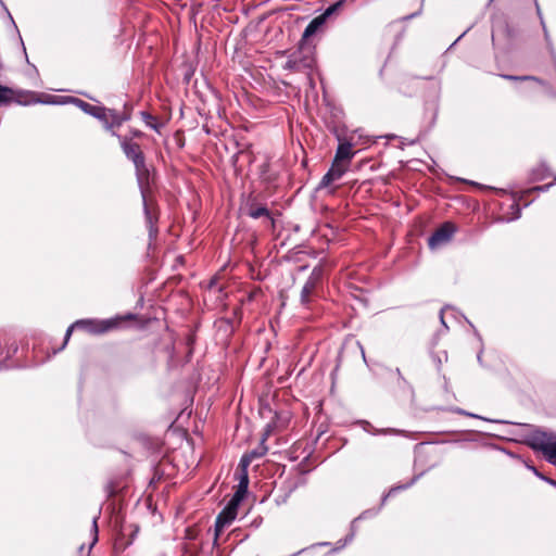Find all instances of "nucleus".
<instances>
[{"label":"nucleus","mask_w":556,"mask_h":556,"mask_svg":"<svg viewBox=\"0 0 556 556\" xmlns=\"http://www.w3.org/2000/svg\"><path fill=\"white\" fill-rule=\"evenodd\" d=\"M551 483H553L554 485H556V482H554V481H551Z\"/></svg>","instance_id":"393cba45"},{"label":"nucleus","mask_w":556,"mask_h":556,"mask_svg":"<svg viewBox=\"0 0 556 556\" xmlns=\"http://www.w3.org/2000/svg\"><path fill=\"white\" fill-rule=\"evenodd\" d=\"M146 214H147V218H148L149 223L152 224L151 216L147 208H146Z\"/></svg>","instance_id":"aec40b11"},{"label":"nucleus","mask_w":556,"mask_h":556,"mask_svg":"<svg viewBox=\"0 0 556 556\" xmlns=\"http://www.w3.org/2000/svg\"><path fill=\"white\" fill-rule=\"evenodd\" d=\"M313 64L314 59L312 52L309 50H306L305 42L301 40L299 49L289 55L285 68L300 72L303 70L311 68Z\"/></svg>","instance_id":"423d86ee"},{"label":"nucleus","mask_w":556,"mask_h":556,"mask_svg":"<svg viewBox=\"0 0 556 556\" xmlns=\"http://www.w3.org/2000/svg\"><path fill=\"white\" fill-rule=\"evenodd\" d=\"M536 189H538V190H540V191H544V190H546V189H547V186H544V187H538Z\"/></svg>","instance_id":"412c9836"},{"label":"nucleus","mask_w":556,"mask_h":556,"mask_svg":"<svg viewBox=\"0 0 556 556\" xmlns=\"http://www.w3.org/2000/svg\"><path fill=\"white\" fill-rule=\"evenodd\" d=\"M248 485H249L248 473L243 472L241 478H240L237 491L235 492L233 495H239L240 500L242 501L244 495H245V493H247V491H248Z\"/></svg>","instance_id":"f8f14e48"},{"label":"nucleus","mask_w":556,"mask_h":556,"mask_svg":"<svg viewBox=\"0 0 556 556\" xmlns=\"http://www.w3.org/2000/svg\"><path fill=\"white\" fill-rule=\"evenodd\" d=\"M265 451L266 448H263L261 452L253 451L250 455H243L240 460V465L243 467V472H247V467L250 465L251 459L264 455Z\"/></svg>","instance_id":"ddd939ff"},{"label":"nucleus","mask_w":556,"mask_h":556,"mask_svg":"<svg viewBox=\"0 0 556 556\" xmlns=\"http://www.w3.org/2000/svg\"><path fill=\"white\" fill-rule=\"evenodd\" d=\"M528 444L541 452L549 464L556 465V433L533 431L528 438Z\"/></svg>","instance_id":"20e7f679"},{"label":"nucleus","mask_w":556,"mask_h":556,"mask_svg":"<svg viewBox=\"0 0 556 556\" xmlns=\"http://www.w3.org/2000/svg\"><path fill=\"white\" fill-rule=\"evenodd\" d=\"M320 278V269L314 268L307 280L305 281L301 291V303L307 305L309 303V296L314 292L318 280Z\"/></svg>","instance_id":"9d476101"},{"label":"nucleus","mask_w":556,"mask_h":556,"mask_svg":"<svg viewBox=\"0 0 556 556\" xmlns=\"http://www.w3.org/2000/svg\"><path fill=\"white\" fill-rule=\"evenodd\" d=\"M456 231V227L452 223H444L429 238V247L431 249L439 248L447 243Z\"/></svg>","instance_id":"0eeeda50"},{"label":"nucleus","mask_w":556,"mask_h":556,"mask_svg":"<svg viewBox=\"0 0 556 556\" xmlns=\"http://www.w3.org/2000/svg\"><path fill=\"white\" fill-rule=\"evenodd\" d=\"M502 77L505 79H509V80L534 79L533 77H530V76L519 77V76H513V75H503Z\"/></svg>","instance_id":"f3484780"},{"label":"nucleus","mask_w":556,"mask_h":556,"mask_svg":"<svg viewBox=\"0 0 556 556\" xmlns=\"http://www.w3.org/2000/svg\"><path fill=\"white\" fill-rule=\"evenodd\" d=\"M372 433L374 434H396V435L408 437V433L405 430H397V429H393V428L375 430Z\"/></svg>","instance_id":"4468645a"},{"label":"nucleus","mask_w":556,"mask_h":556,"mask_svg":"<svg viewBox=\"0 0 556 556\" xmlns=\"http://www.w3.org/2000/svg\"><path fill=\"white\" fill-rule=\"evenodd\" d=\"M97 517L93 518L92 520V529H93V532H94V538H93V542L92 544H94L98 540V525H97Z\"/></svg>","instance_id":"a211bd4d"},{"label":"nucleus","mask_w":556,"mask_h":556,"mask_svg":"<svg viewBox=\"0 0 556 556\" xmlns=\"http://www.w3.org/2000/svg\"><path fill=\"white\" fill-rule=\"evenodd\" d=\"M112 135L118 138L122 150L126 157L134 163L139 185L142 188L143 181L148 180L149 170L146 165L144 155L140 146L125 137L119 136L115 131H112Z\"/></svg>","instance_id":"f03ea898"},{"label":"nucleus","mask_w":556,"mask_h":556,"mask_svg":"<svg viewBox=\"0 0 556 556\" xmlns=\"http://www.w3.org/2000/svg\"><path fill=\"white\" fill-rule=\"evenodd\" d=\"M441 323L445 326V321L443 319V315H441Z\"/></svg>","instance_id":"b1692460"},{"label":"nucleus","mask_w":556,"mask_h":556,"mask_svg":"<svg viewBox=\"0 0 556 556\" xmlns=\"http://www.w3.org/2000/svg\"><path fill=\"white\" fill-rule=\"evenodd\" d=\"M355 152L353 144L349 141L340 142L329 170L321 178L318 188L323 189L339 180L348 172L351 160Z\"/></svg>","instance_id":"f257e3e1"},{"label":"nucleus","mask_w":556,"mask_h":556,"mask_svg":"<svg viewBox=\"0 0 556 556\" xmlns=\"http://www.w3.org/2000/svg\"><path fill=\"white\" fill-rule=\"evenodd\" d=\"M73 101L85 113L102 121L108 129H111L115 126L118 127L124 122H126L130 118V116L128 114H119L115 110L105 109L103 106L92 105V104L85 102L80 99H74Z\"/></svg>","instance_id":"7ed1b4c3"},{"label":"nucleus","mask_w":556,"mask_h":556,"mask_svg":"<svg viewBox=\"0 0 556 556\" xmlns=\"http://www.w3.org/2000/svg\"><path fill=\"white\" fill-rule=\"evenodd\" d=\"M400 489H402V486L393 488V489H391L390 493L395 492V491H397Z\"/></svg>","instance_id":"4be33fe9"},{"label":"nucleus","mask_w":556,"mask_h":556,"mask_svg":"<svg viewBox=\"0 0 556 556\" xmlns=\"http://www.w3.org/2000/svg\"><path fill=\"white\" fill-rule=\"evenodd\" d=\"M242 501L239 495H232L225 508L218 514L215 521V539L217 542L218 536L223 530L228 527L237 517L239 505Z\"/></svg>","instance_id":"39448f33"},{"label":"nucleus","mask_w":556,"mask_h":556,"mask_svg":"<svg viewBox=\"0 0 556 556\" xmlns=\"http://www.w3.org/2000/svg\"><path fill=\"white\" fill-rule=\"evenodd\" d=\"M116 323L114 320H105L101 323V326L98 328L91 327L92 321L91 320H78L75 324H73L66 331L65 340H67L72 333L73 328L75 327H86L89 331L94 333H102L110 329H112Z\"/></svg>","instance_id":"1a4fd4ad"},{"label":"nucleus","mask_w":556,"mask_h":556,"mask_svg":"<svg viewBox=\"0 0 556 556\" xmlns=\"http://www.w3.org/2000/svg\"><path fill=\"white\" fill-rule=\"evenodd\" d=\"M12 90L0 85V103H5L11 99Z\"/></svg>","instance_id":"dca6fc26"},{"label":"nucleus","mask_w":556,"mask_h":556,"mask_svg":"<svg viewBox=\"0 0 556 556\" xmlns=\"http://www.w3.org/2000/svg\"><path fill=\"white\" fill-rule=\"evenodd\" d=\"M333 10L334 7H330L323 14L313 18L304 29L301 40L305 42L306 39L315 35L324 26L326 20L328 18L329 15H331Z\"/></svg>","instance_id":"6e6552de"},{"label":"nucleus","mask_w":556,"mask_h":556,"mask_svg":"<svg viewBox=\"0 0 556 556\" xmlns=\"http://www.w3.org/2000/svg\"><path fill=\"white\" fill-rule=\"evenodd\" d=\"M132 135H134L135 137H140V136L142 135V132H141L140 130H134V131H132Z\"/></svg>","instance_id":"6ab92c4d"},{"label":"nucleus","mask_w":556,"mask_h":556,"mask_svg":"<svg viewBox=\"0 0 556 556\" xmlns=\"http://www.w3.org/2000/svg\"><path fill=\"white\" fill-rule=\"evenodd\" d=\"M249 216L254 219L265 216L270 220L271 225L274 226V219L271 218L269 211L265 206L252 207L249 211Z\"/></svg>","instance_id":"9b49d317"},{"label":"nucleus","mask_w":556,"mask_h":556,"mask_svg":"<svg viewBox=\"0 0 556 556\" xmlns=\"http://www.w3.org/2000/svg\"><path fill=\"white\" fill-rule=\"evenodd\" d=\"M141 117L147 126L157 130L156 119L153 115L148 112H141Z\"/></svg>","instance_id":"2eb2a0df"},{"label":"nucleus","mask_w":556,"mask_h":556,"mask_svg":"<svg viewBox=\"0 0 556 556\" xmlns=\"http://www.w3.org/2000/svg\"><path fill=\"white\" fill-rule=\"evenodd\" d=\"M532 469H533V472H534L536 476L541 477V476L539 475V472L536 471V469H535V468H532Z\"/></svg>","instance_id":"5701e85b"}]
</instances>
